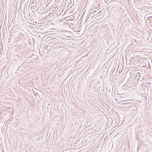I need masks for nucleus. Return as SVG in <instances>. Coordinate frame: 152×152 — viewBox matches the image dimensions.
<instances>
[{"mask_svg":"<svg viewBox=\"0 0 152 152\" xmlns=\"http://www.w3.org/2000/svg\"><path fill=\"white\" fill-rule=\"evenodd\" d=\"M52 13L51 12L48 15L45 16V17L44 18H42V20H48V21H49V20H48L49 19H51V16L52 15Z\"/></svg>","mask_w":152,"mask_h":152,"instance_id":"obj_1","label":"nucleus"},{"mask_svg":"<svg viewBox=\"0 0 152 152\" xmlns=\"http://www.w3.org/2000/svg\"><path fill=\"white\" fill-rule=\"evenodd\" d=\"M134 76H135L134 78L137 79V81H138L140 76V74L139 73H137V75H134Z\"/></svg>","mask_w":152,"mask_h":152,"instance_id":"obj_2","label":"nucleus"},{"mask_svg":"<svg viewBox=\"0 0 152 152\" xmlns=\"http://www.w3.org/2000/svg\"><path fill=\"white\" fill-rule=\"evenodd\" d=\"M105 3H107V2L108 0H104Z\"/></svg>","mask_w":152,"mask_h":152,"instance_id":"obj_3","label":"nucleus"},{"mask_svg":"<svg viewBox=\"0 0 152 152\" xmlns=\"http://www.w3.org/2000/svg\"><path fill=\"white\" fill-rule=\"evenodd\" d=\"M44 48H45V49L46 48V49H47V47H44V48H43V49H44Z\"/></svg>","mask_w":152,"mask_h":152,"instance_id":"obj_4","label":"nucleus"}]
</instances>
